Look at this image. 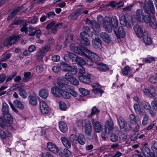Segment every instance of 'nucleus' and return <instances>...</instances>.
<instances>
[{
	"label": "nucleus",
	"instance_id": "5",
	"mask_svg": "<svg viewBox=\"0 0 157 157\" xmlns=\"http://www.w3.org/2000/svg\"><path fill=\"white\" fill-rule=\"evenodd\" d=\"M113 128V122L112 120L110 119L107 121L105 124L104 131L102 132V134L106 135L110 133L111 131Z\"/></svg>",
	"mask_w": 157,
	"mask_h": 157
},
{
	"label": "nucleus",
	"instance_id": "28",
	"mask_svg": "<svg viewBox=\"0 0 157 157\" xmlns=\"http://www.w3.org/2000/svg\"><path fill=\"white\" fill-rule=\"evenodd\" d=\"M39 95L42 98H46L48 96V92L46 89H43L39 91Z\"/></svg>",
	"mask_w": 157,
	"mask_h": 157
},
{
	"label": "nucleus",
	"instance_id": "11",
	"mask_svg": "<svg viewBox=\"0 0 157 157\" xmlns=\"http://www.w3.org/2000/svg\"><path fill=\"white\" fill-rule=\"evenodd\" d=\"M80 37L82 39L81 43L84 46H88L90 45L89 40L88 38V35L86 32H82L80 33Z\"/></svg>",
	"mask_w": 157,
	"mask_h": 157
},
{
	"label": "nucleus",
	"instance_id": "32",
	"mask_svg": "<svg viewBox=\"0 0 157 157\" xmlns=\"http://www.w3.org/2000/svg\"><path fill=\"white\" fill-rule=\"evenodd\" d=\"M111 24L113 28H116L118 26V21L117 17L115 16L113 17L110 20Z\"/></svg>",
	"mask_w": 157,
	"mask_h": 157
},
{
	"label": "nucleus",
	"instance_id": "50",
	"mask_svg": "<svg viewBox=\"0 0 157 157\" xmlns=\"http://www.w3.org/2000/svg\"><path fill=\"white\" fill-rule=\"evenodd\" d=\"M129 119L131 123L133 124H135L137 123L136 119L135 116L133 114L130 115Z\"/></svg>",
	"mask_w": 157,
	"mask_h": 157
},
{
	"label": "nucleus",
	"instance_id": "27",
	"mask_svg": "<svg viewBox=\"0 0 157 157\" xmlns=\"http://www.w3.org/2000/svg\"><path fill=\"white\" fill-rule=\"evenodd\" d=\"M61 140L63 145L67 148H70L71 147L70 142L69 140L65 137H62Z\"/></svg>",
	"mask_w": 157,
	"mask_h": 157
},
{
	"label": "nucleus",
	"instance_id": "41",
	"mask_svg": "<svg viewBox=\"0 0 157 157\" xmlns=\"http://www.w3.org/2000/svg\"><path fill=\"white\" fill-rule=\"evenodd\" d=\"M24 77L23 78L22 81L24 82H27L31 76V73L30 72H26L24 73Z\"/></svg>",
	"mask_w": 157,
	"mask_h": 157
},
{
	"label": "nucleus",
	"instance_id": "24",
	"mask_svg": "<svg viewBox=\"0 0 157 157\" xmlns=\"http://www.w3.org/2000/svg\"><path fill=\"white\" fill-rule=\"evenodd\" d=\"M59 126L60 130L63 133H65L67 130V125L64 122L61 121L59 122Z\"/></svg>",
	"mask_w": 157,
	"mask_h": 157
},
{
	"label": "nucleus",
	"instance_id": "64",
	"mask_svg": "<svg viewBox=\"0 0 157 157\" xmlns=\"http://www.w3.org/2000/svg\"><path fill=\"white\" fill-rule=\"evenodd\" d=\"M55 13L53 12H50L46 14V16L48 18L51 19L53 18L55 15Z\"/></svg>",
	"mask_w": 157,
	"mask_h": 157
},
{
	"label": "nucleus",
	"instance_id": "13",
	"mask_svg": "<svg viewBox=\"0 0 157 157\" xmlns=\"http://www.w3.org/2000/svg\"><path fill=\"white\" fill-rule=\"evenodd\" d=\"M110 21V19L107 18L106 19H104L103 22V26L105 30L109 33H111L113 30Z\"/></svg>",
	"mask_w": 157,
	"mask_h": 157
},
{
	"label": "nucleus",
	"instance_id": "6",
	"mask_svg": "<svg viewBox=\"0 0 157 157\" xmlns=\"http://www.w3.org/2000/svg\"><path fill=\"white\" fill-rule=\"evenodd\" d=\"M49 46L46 45L43 47L41 49H40L37 53L36 56L37 59L41 60L42 59L49 50Z\"/></svg>",
	"mask_w": 157,
	"mask_h": 157
},
{
	"label": "nucleus",
	"instance_id": "26",
	"mask_svg": "<svg viewBox=\"0 0 157 157\" xmlns=\"http://www.w3.org/2000/svg\"><path fill=\"white\" fill-rule=\"evenodd\" d=\"M92 43L94 47L96 49L100 48L101 45V41L100 39L93 40Z\"/></svg>",
	"mask_w": 157,
	"mask_h": 157
},
{
	"label": "nucleus",
	"instance_id": "63",
	"mask_svg": "<svg viewBox=\"0 0 157 157\" xmlns=\"http://www.w3.org/2000/svg\"><path fill=\"white\" fill-rule=\"evenodd\" d=\"M134 109L137 113H140V108L139 105L137 104H135L134 105Z\"/></svg>",
	"mask_w": 157,
	"mask_h": 157
},
{
	"label": "nucleus",
	"instance_id": "35",
	"mask_svg": "<svg viewBox=\"0 0 157 157\" xmlns=\"http://www.w3.org/2000/svg\"><path fill=\"white\" fill-rule=\"evenodd\" d=\"M18 92L19 94L22 98L25 99L27 97L28 94L24 89L20 88L18 90Z\"/></svg>",
	"mask_w": 157,
	"mask_h": 157
},
{
	"label": "nucleus",
	"instance_id": "10",
	"mask_svg": "<svg viewBox=\"0 0 157 157\" xmlns=\"http://www.w3.org/2000/svg\"><path fill=\"white\" fill-rule=\"evenodd\" d=\"M19 39L18 36H15L10 37L7 38L3 43L4 46H7L9 45L11 46L13 44H14L17 40Z\"/></svg>",
	"mask_w": 157,
	"mask_h": 157
},
{
	"label": "nucleus",
	"instance_id": "16",
	"mask_svg": "<svg viewBox=\"0 0 157 157\" xmlns=\"http://www.w3.org/2000/svg\"><path fill=\"white\" fill-rule=\"evenodd\" d=\"M90 25L94 30V31H99L101 30L99 23L96 21L93 20L90 21Z\"/></svg>",
	"mask_w": 157,
	"mask_h": 157
},
{
	"label": "nucleus",
	"instance_id": "38",
	"mask_svg": "<svg viewBox=\"0 0 157 157\" xmlns=\"http://www.w3.org/2000/svg\"><path fill=\"white\" fill-rule=\"evenodd\" d=\"M117 121L121 128H124V125L126 121H124V118L121 116H120L117 118Z\"/></svg>",
	"mask_w": 157,
	"mask_h": 157
},
{
	"label": "nucleus",
	"instance_id": "19",
	"mask_svg": "<svg viewBox=\"0 0 157 157\" xmlns=\"http://www.w3.org/2000/svg\"><path fill=\"white\" fill-rule=\"evenodd\" d=\"M117 36L119 38L123 37L125 35V32L124 28L122 27H120L118 29V31L116 32L114 30Z\"/></svg>",
	"mask_w": 157,
	"mask_h": 157
},
{
	"label": "nucleus",
	"instance_id": "40",
	"mask_svg": "<svg viewBox=\"0 0 157 157\" xmlns=\"http://www.w3.org/2000/svg\"><path fill=\"white\" fill-rule=\"evenodd\" d=\"M13 103L14 105L19 109H22L24 108V105L21 101L16 100L13 101Z\"/></svg>",
	"mask_w": 157,
	"mask_h": 157
},
{
	"label": "nucleus",
	"instance_id": "25",
	"mask_svg": "<svg viewBox=\"0 0 157 157\" xmlns=\"http://www.w3.org/2000/svg\"><path fill=\"white\" fill-rule=\"evenodd\" d=\"M120 23L121 25L126 26L128 23V20L123 13L121 14L119 16Z\"/></svg>",
	"mask_w": 157,
	"mask_h": 157
},
{
	"label": "nucleus",
	"instance_id": "48",
	"mask_svg": "<svg viewBox=\"0 0 157 157\" xmlns=\"http://www.w3.org/2000/svg\"><path fill=\"white\" fill-rule=\"evenodd\" d=\"M79 92L83 95H87L90 94V92L88 90L84 88H79Z\"/></svg>",
	"mask_w": 157,
	"mask_h": 157
},
{
	"label": "nucleus",
	"instance_id": "21",
	"mask_svg": "<svg viewBox=\"0 0 157 157\" xmlns=\"http://www.w3.org/2000/svg\"><path fill=\"white\" fill-rule=\"evenodd\" d=\"M72 58H73V61L77 62L79 65H84L86 64L85 60L78 57L76 55H74V56Z\"/></svg>",
	"mask_w": 157,
	"mask_h": 157
},
{
	"label": "nucleus",
	"instance_id": "9",
	"mask_svg": "<svg viewBox=\"0 0 157 157\" xmlns=\"http://www.w3.org/2000/svg\"><path fill=\"white\" fill-rule=\"evenodd\" d=\"M92 123L94 131L98 133L101 132L103 129V125L99 121H95L94 119L92 120Z\"/></svg>",
	"mask_w": 157,
	"mask_h": 157
},
{
	"label": "nucleus",
	"instance_id": "23",
	"mask_svg": "<svg viewBox=\"0 0 157 157\" xmlns=\"http://www.w3.org/2000/svg\"><path fill=\"white\" fill-rule=\"evenodd\" d=\"M101 38L105 42L109 43L111 41L109 35L105 32H102L100 34Z\"/></svg>",
	"mask_w": 157,
	"mask_h": 157
},
{
	"label": "nucleus",
	"instance_id": "37",
	"mask_svg": "<svg viewBox=\"0 0 157 157\" xmlns=\"http://www.w3.org/2000/svg\"><path fill=\"white\" fill-rule=\"evenodd\" d=\"M98 69L101 71H105L109 70V67L105 64L99 63L97 65Z\"/></svg>",
	"mask_w": 157,
	"mask_h": 157
},
{
	"label": "nucleus",
	"instance_id": "1",
	"mask_svg": "<svg viewBox=\"0 0 157 157\" xmlns=\"http://www.w3.org/2000/svg\"><path fill=\"white\" fill-rule=\"evenodd\" d=\"M85 51L88 54V55L84 52L83 53L84 54L80 55L84 56L86 64L92 66L94 62H95L96 63L97 62L100 61V58L96 54L87 49H85Z\"/></svg>",
	"mask_w": 157,
	"mask_h": 157
},
{
	"label": "nucleus",
	"instance_id": "3",
	"mask_svg": "<svg viewBox=\"0 0 157 157\" xmlns=\"http://www.w3.org/2000/svg\"><path fill=\"white\" fill-rule=\"evenodd\" d=\"M63 84L61 82H58L55 84V87L51 88L52 93L57 97H60L62 96L61 93L64 90V87Z\"/></svg>",
	"mask_w": 157,
	"mask_h": 157
},
{
	"label": "nucleus",
	"instance_id": "62",
	"mask_svg": "<svg viewBox=\"0 0 157 157\" xmlns=\"http://www.w3.org/2000/svg\"><path fill=\"white\" fill-rule=\"evenodd\" d=\"M67 91L70 93V95L71 94L74 97H76L78 95L77 93L75 91L71 89H68Z\"/></svg>",
	"mask_w": 157,
	"mask_h": 157
},
{
	"label": "nucleus",
	"instance_id": "45",
	"mask_svg": "<svg viewBox=\"0 0 157 157\" xmlns=\"http://www.w3.org/2000/svg\"><path fill=\"white\" fill-rule=\"evenodd\" d=\"M149 118L147 114L145 113H144V117L142 121V124L144 125H146L148 122Z\"/></svg>",
	"mask_w": 157,
	"mask_h": 157
},
{
	"label": "nucleus",
	"instance_id": "8",
	"mask_svg": "<svg viewBox=\"0 0 157 157\" xmlns=\"http://www.w3.org/2000/svg\"><path fill=\"white\" fill-rule=\"evenodd\" d=\"M82 9L79 8L72 13L68 16V19L71 21L76 20L82 13Z\"/></svg>",
	"mask_w": 157,
	"mask_h": 157
},
{
	"label": "nucleus",
	"instance_id": "51",
	"mask_svg": "<svg viewBox=\"0 0 157 157\" xmlns=\"http://www.w3.org/2000/svg\"><path fill=\"white\" fill-rule=\"evenodd\" d=\"M16 75V72H13L10 76L7 77L6 82L7 83L9 82H11L12 79L14 78Z\"/></svg>",
	"mask_w": 157,
	"mask_h": 157
},
{
	"label": "nucleus",
	"instance_id": "46",
	"mask_svg": "<svg viewBox=\"0 0 157 157\" xmlns=\"http://www.w3.org/2000/svg\"><path fill=\"white\" fill-rule=\"evenodd\" d=\"M59 106L60 110L63 111H65L67 109V107L64 102L63 101H60L59 102Z\"/></svg>",
	"mask_w": 157,
	"mask_h": 157
},
{
	"label": "nucleus",
	"instance_id": "56",
	"mask_svg": "<svg viewBox=\"0 0 157 157\" xmlns=\"http://www.w3.org/2000/svg\"><path fill=\"white\" fill-rule=\"evenodd\" d=\"M6 132L3 130H0V137L2 139H5L7 137Z\"/></svg>",
	"mask_w": 157,
	"mask_h": 157
},
{
	"label": "nucleus",
	"instance_id": "33",
	"mask_svg": "<svg viewBox=\"0 0 157 157\" xmlns=\"http://www.w3.org/2000/svg\"><path fill=\"white\" fill-rule=\"evenodd\" d=\"M3 116L4 119L6 120V123L11 124L12 122L13 118L12 116L9 113L3 115Z\"/></svg>",
	"mask_w": 157,
	"mask_h": 157
},
{
	"label": "nucleus",
	"instance_id": "31",
	"mask_svg": "<svg viewBox=\"0 0 157 157\" xmlns=\"http://www.w3.org/2000/svg\"><path fill=\"white\" fill-rule=\"evenodd\" d=\"M144 43L150 45L151 44L152 40L150 37L148 36L147 33H145L142 37Z\"/></svg>",
	"mask_w": 157,
	"mask_h": 157
},
{
	"label": "nucleus",
	"instance_id": "59",
	"mask_svg": "<svg viewBox=\"0 0 157 157\" xmlns=\"http://www.w3.org/2000/svg\"><path fill=\"white\" fill-rule=\"evenodd\" d=\"M23 8V6H21L15 8L13 10V11H12L11 13L12 14H13L15 16L18 12L21 10Z\"/></svg>",
	"mask_w": 157,
	"mask_h": 157
},
{
	"label": "nucleus",
	"instance_id": "15",
	"mask_svg": "<svg viewBox=\"0 0 157 157\" xmlns=\"http://www.w3.org/2000/svg\"><path fill=\"white\" fill-rule=\"evenodd\" d=\"M47 147L49 151L53 153L56 154L59 152V149L57 147L51 142H49L47 143Z\"/></svg>",
	"mask_w": 157,
	"mask_h": 157
},
{
	"label": "nucleus",
	"instance_id": "2",
	"mask_svg": "<svg viewBox=\"0 0 157 157\" xmlns=\"http://www.w3.org/2000/svg\"><path fill=\"white\" fill-rule=\"evenodd\" d=\"M144 12L149 15H145L143 16L142 18V21H144L146 23H149L151 21V16L150 14V12L152 14H154L155 13V10L153 3L152 2L149 1L147 2V6H145L144 7Z\"/></svg>",
	"mask_w": 157,
	"mask_h": 157
},
{
	"label": "nucleus",
	"instance_id": "57",
	"mask_svg": "<svg viewBox=\"0 0 157 157\" xmlns=\"http://www.w3.org/2000/svg\"><path fill=\"white\" fill-rule=\"evenodd\" d=\"M78 137L75 134H72L70 136V140L72 143H74L77 140Z\"/></svg>",
	"mask_w": 157,
	"mask_h": 157
},
{
	"label": "nucleus",
	"instance_id": "58",
	"mask_svg": "<svg viewBox=\"0 0 157 157\" xmlns=\"http://www.w3.org/2000/svg\"><path fill=\"white\" fill-rule=\"evenodd\" d=\"M7 125V123L6 120L3 119L2 117H0V126L3 128Z\"/></svg>",
	"mask_w": 157,
	"mask_h": 157
},
{
	"label": "nucleus",
	"instance_id": "12",
	"mask_svg": "<svg viewBox=\"0 0 157 157\" xmlns=\"http://www.w3.org/2000/svg\"><path fill=\"white\" fill-rule=\"evenodd\" d=\"M91 76L90 74L86 73L78 77L79 80L85 83H89L91 82Z\"/></svg>",
	"mask_w": 157,
	"mask_h": 157
},
{
	"label": "nucleus",
	"instance_id": "60",
	"mask_svg": "<svg viewBox=\"0 0 157 157\" xmlns=\"http://www.w3.org/2000/svg\"><path fill=\"white\" fill-rule=\"evenodd\" d=\"M28 24L27 22L24 23L22 25V27L21 29V32H27L28 31V28L27 27Z\"/></svg>",
	"mask_w": 157,
	"mask_h": 157
},
{
	"label": "nucleus",
	"instance_id": "54",
	"mask_svg": "<svg viewBox=\"0 0 157 157\" xmlns=\"http://www.w3.org/2000/svg\"><path fill=\"white\" fill-rule=\"evenodd\" d=\"M65 77L66 79L70 81L73 78V74L71 72H67L66 74Z\"/></svg>",
	"mask_w": 157,
	"mask_h": 157
},
{
	"label": "nucleus",
	"instance_id": "18",
	"mask_svg": "<svg viewBox=\"0 0 157 157\" xmlns=\"http://www.w3.org/2000/svg\"><path fill=\"white\" fill-rule=\"evenodd\" d=\"M144 14V12L142 10L137 9L136 12L135 17L139 21L141 22Z\"/></svg>",
	"mask_w": 157,
	"mask_h": 157
},
{
	"label": "nucleus",
	"instance_id": "20",
	"mask_svg": "<svg viewBox=\"0 0 157 157\" xmlns=\"http://www.w3.org/2000/svg\"><path fill=\"white\" fill-rule=\"evenodd\" d=\"M87 124H86L85 127V132L86 134L90 136L92 132V127L91 124L89 121Z\"/></svg>",
	"mask_w": 157,
	"mask_h": 157
},
{
	"label": "nucleus",
	"instance_id": "29",
	"mask_svg": "<svg viewBox=\"0 0 157 157\" xmlns=\"http://www.w3.org/2000/svg\"><path fill=\"white\" fill-rule=\"evenodd\" d=\"M74 55H76V54L74 53L67 52L66 53L64 56V59L66 61H69L70 59L73 61V58L72 57H73Z\"/></svg>",
	"mask_w": 157,
	"mask_h": 157
},
{
	"label": "nucleus",
	"instance_id": "44",
	"mask_svg": "<svg viewBox=\"0 0 157 157\" xmlns=\"http://www.w3.org/2000/svg\"><path fill=\"white\" fill-rule=\"evenodd\" d=\"M98 31H93L91 32L90 35L93 39V40H96L100 39L99 38Z\"/></svg>",
	"mask_w": 157,
	"mask_h": 157
},
{
	"label": "nucleus",
	"instance_id": "34",
	"mask_svg": "<svg viewBox=\"0 0 157 157\" xmlns=\"http://www.w3.org/2000/svg\"><path fill=\"white\" fill-rule=\"evenodd\" d=\"M9 107L8 105L5 102H3L2 112L3 115L9 113Z\"/></svg>",
	"mask_w": 157,
	"mask_h": 157
},
{
	"label": "nucleus",
	"instance_id": "7",
	"mask_svg": "<svg viewBox=\"0 0 157 157\" xmlns=\"http://www.w3.org/2000/svg\"><path fill=\"white\" fill-rule=\"evenodd\" d=\"M133 29L136 35L139 38H142L144 36L145 33H147V31L143 29V28L138 25L134 26Z\"/></svg>",
	"mask_w": 157,
	"mask_h": 157
},
{
	"label": "nucleus",
	"instance_id": "55",
	"mask_svg": "<svg viewBox=\"0 0 157 157\" xmlns=\"http://www.w3.org/2000/svg\"><path fill=\"white\" fill-rule=\"evenodd\" d=\"M130 70V68L129 66H126L122 69V72L124 75H127Z\"/></svg>",
	"mask_w": 157,
	"mask_h": 157
},
{
	"label": "nucleus",
	"instance_id": "43",
	"mask_svg": "<svg viewBox=\"0 0 157 157\" xmlns=\"http://www.w3.org/2000/svg\"><path fill=\"white\" fill-rule=\"evenodd\" d=\"M99 112V109H97L96 106H94L91 109V113L88 115V117H91L94 114H97Z\"/></svg>",
	"mask_w": 157,
	"mask_h": 157
},
{
	"label": "nucleus",
	"instance_id": "61",
	"mask_svg": "<svg viewBox=\"0 0 157 157\" xmlns=\"http://www.w3.org/2000/svg\"><path fill=\"white\" fill-rule=\"evenodd\" d=\"M155 60V58L153 57H149L147 58H145L144 59V61L146 63H150L152 62Z\"/></svg>",
	"mask_w": 157,
	"mask_h": 157
},
{
	"label": "nucleus",
	"instance_id": "47",
	"mask_svg": "<svg viewBox=\"0 0 157 157\" xmlns=\"http://www.w3.org/2000/svg\"><path fill=\"white\" fill-rule=\"evenodd\" d=\"M62 96L65 99H68L70 98V93L67 91L63 90L62 92L61 93Z\"/></svg>",
	"mask_w": 157,
	"mask_h": 157
},
{
	"label": "nucleus",
	"instance_id": "52",
	"mask_svg": "<svg viewBox=\"0 0 157 157\" xmlns=\"http://www.w3.org/2000/svg\"><path fill=\"white\" fill-rule=\"evenodd\" d=\"M149 81L152 83L157 84V74L155 76H151L149 78Z\"/></svg>",
	"mask_w": 157,
	"mask_h": 157
},
{
	"label": "nucleus",
	"instance_id": "30",
	"mask_svg": "<svg viewBox=\"0 0 157 157\" xmlns=\"http://www.w3.org/2000/svg\"><path fill=\"white\" fill-rule=\"evenodd\" d=\"M78 143L81 145H84L86 142V139L83 134H79L78 136L77 140Z\"/></svg>",
	"mask_w": 157,
	"mask_h": 157
},
{
	"label": "nucleus",
	"instance_id": "53",
	"mask_svg": "<svg viewBox=\"0 0 157 157\" xmlns=\"http://www.w3.org/2000/svg\"><path fill=\"white\" fill-rule=\"evenodd\" d=\"M130 122L129 121H126L124 124V128L129 130H132V128Z\"/></svg>",
	"mask_w": 157,
	"mask_h": 157
},
{
	"label": "nucleus",
	"instance_id": "17",
	"mask_svg": "<svg viewBox=\"0 0 157 157\" xmlns=\"http://www.w3.org/2000/svg\"><path fill=\"white\" fill-rule=\"evenodd\" d=\"M92 87L94 89L92 90L95 94H97L99 93L102 94L104 92V91L101 89V86L99 84L97 83H94L91 84Z\"/></svg>",
	"mask_w": 157,
	"mask_h": 157
},
{
	"label": "nucleus",
	"instance_id": "4",
	"mask_svg": "<svg viewBox=\"0 0 157 157\" xmlns=\"http://www.w3.org/2000/svg\"><path fill=\"white\" fill-rule=\"evenodd\" d=\"M55 22L54 21H52L48 24L46 27L47 29H51V32L54 34H55L57 30L61 29L63 26V23H60L55 25Z\"/></svg>",
	"mask_w": 157,
	"mask_h": 157
},
{
	"label": "nucleus",
	"instance_id": "42",
	"mask_svg": "<svg viewBox=\"0 0 157 157\" xmlns=\"http://www.w3.org/2000/svg\"><path fill=\"white\" fill-rule=\"evenodd\" d=\"M149 89L150 97H155L156 95L155 88L153 86H151L149 87Z\"/></svg>",
	"mask_w": 157,
	"mask_h": 157
},
{
	"label": "nucleus",
	"instance_id": "36",
	"mask_svg": "<svg viewBox=\"0 0 157 157\" xmlns=\"http://www.w3.org/2000/svg\"><path fill=\"white\" fill-rule=\"evenodd\" d=\"M28 99L30 104L33 105H36L37 103L36 98L32 95H30L28 97Z\"/></svg>",
	"mask_w": 157,
	"mask_h": 157
},
{
	"label": "nucleus",
	"instance_id": "14",
	"mask_svg": "<svg viewBox=\"0 0 157 157\" xmlns=\"http://www.w3.org/2000/svg\"><path fill=\"white\" fill-rule=\"evenodd\" d=\"M40 106L42 113L46 114L48 113L49 112L48 106L45 102L41 101L40 102Z\"/></svg>",
	"mask_w": 157,
	"mask_h": 157
},
{
	"label": "nucleus",
	"instance_id": "39",
	"mask_svg": "<svg viewBox=\"0 0 157 157\" xmlns=\"http://www.w3.org/2000/svg\"><path fill=\"white\" fill-rule=\"evenodd\" d=\"M62 155L63 157H72L73 156L71 151L66 148L64 149Z\"/></svg>",
	"mask_w": 157,
	"mask_h": 157
},
{
	"label": "nucleus",
	"instance_id": "22",
	"mask_svg": "<svg viewBox=\"0 0 157 157\" xmlns=\"http://www.w3.org/2000/svg\"><path fill=\"white\" fill-rule=\"evenodd\" d=\"M69 47L71 50L79 55L84 54L83 52L82 51L80 48L76 47L74 44H71L69 46Z\"/></svg>",
	"mask_w": 157,
	"mask_h": 157
},
{
	"label": "nucleus",
	"instance_id": "49",
	"mask_svg": "<svg viewBox=\"0 0 157 157\" xmlns=\"http://www.w3.org/2000/svg\"><path fill=\"white\" fill-rule=\"evenodd\" d=\"M110 140L113 142H115L118 140V138L117 136L115 134L112 133L110 137Z\"/></svg>",
	"mask_w": 157,
	"mask_h": 157
}]
</instances>
